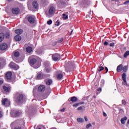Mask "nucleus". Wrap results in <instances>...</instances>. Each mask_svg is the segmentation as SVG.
Segmentation results:
<instances>
[{
	"label": "nucleus",
	"mask_w": 129,
	"mask_h": 129,
	"mask_svg": "<svg viewBox=\"0 0 129 129\" xmlns=\"http://www.w3.org/2000/svg\"><path fill=\"white\" fill-rule=\"evenodd\" d=\"M66 64L64 66V68L66 72H69L71 71V69L73 66H74V62L69 61H66Z\"/></svg>",
	"instance_id": "1"
},
{
	"label": "nucleus",
	"mask_w": 129,
	"mask_h": 129,
	"mask_svg": "<svg viewBox=\"0 0 129 129\" xmlns=\"http://www.w3.org/2000/svg\"><path fill=\"white\" fill-rule=\"evenodd\" d=\"M24 98V95L20 93H17L14 96V99L17 103H21Z\"/></svg>",
	"instance_id": "2"
},
{
	"label": "nucleus",
	"mask_w": 129,
	"mask_h": 129,
	"mask_svg": "<svg viewBox=\"0 0 129 129\" xmlns=\"http://www.w3.org/2000/svg\"><path fill=\"white\" fill-rule=\"evenodd\" d=\"M12 117H17L22 114V111L17 110H12L11 112Z\"/></svg>",
	"instance_id": "3"
},
{
	"label": "nucleus",
	"mask_w": 129,
	"mask_h": 129,
	"mask_svg": "<svg viewBox=\"0 0 129 129\" xmlns=\"http://www.w3.org/2000/svg\"><path fill=\"white\" fill-rule=\"evenodd\" d=\"M13 125H21V126H24L25 125V121L23 119L17 120L15 121L12 123Z\"/></svg>",
	"instance_id": "4"
},
{
	"label": "nucleus",
	"mask_w": 129,
	"mask_h": 129,
	"mask_svg": "<svg viewBox=\"0 0 129 129\" xmlns=\"http://www.w3.org/2000/svg\"><path fill=\"white\" fill-rule=\"evenodd\" d=\"M11 104V101L8 98H5L2 100V105L8 107Z\"/></svg>",
	"instance_id": "5"
},
{
	"label": "nucleus",
	"mask_w": 129,
	"mask_h": 129,
	"mask_svg": "<svg viewBox=\"0 0 129 129\" xmlns=\"http://www.w3.org/2000/svg\"><path fill=\"white\" fill-rule=\"evenodd\" d=\"M122 79L123 81V82L122 83V85H125V86H128V84L126 82V75L125 73H123L122 74Z\"/></svg>",
	"instance_id": "6"
},
{
	"label": "nucleus",
	"mask_w": 129,
	"mask_h": 129,
	"mask_svg": "<svg viewBox=\"0 0 129 129\" xmlns=\"http://www.w3.org/2000/svg\"><path fill=\"white\" fill-rule=\"evenodd\" d=\"M60 54L58 53L52 54V59L53 61H58V60H60Z\"/></svg>",
	"instance_id": "7"
},
{
	"label": "nucleus",
	"mask_w": 129,
	"mask_h": 129,
	"mask_svg": "<svg viewBox=\"0 0 129 129\" xmlns=\"http://www.w3.org/2000/svg\"><path fill=\"white\" fill-rule=\"evenodd\" d=\"M10 66L11 68H13V69H15V70H18V69L20 68V67L14 62H11L10 63Z\"/></svg>",
	"instance_id": "8"
},
{
	"label": "nucleus",
	"mask_w": 129,
	"mask_h": 129,
	"mask_svg": "<svg viewBox=\"0 0 129 129\" xmlns=\"http://www.w3.org/2000/svg\"><path fill=\"white\" fill-rule=\"evenodd\" d=\"M55 12H56L55 8L51 7L48 11V14L50 15H54L55 14Z\"/></svg>",
	"instance_id": "9"
},
{
	"label": "nucleus",
	"mask_w": 129,
	"mask_h": 129,
	"mask_svg": "<svg viewBox=\"0 0 129 129\" xmlns=\"http://www.w3.org/2000/svg\"><path fill=\"white\" fill-rule=\"evenodd\" d=\"M12 75H13L12 72H8L6 73V78L7 79V80H11V79H12Z\"/></svg>",
	"instance_id": "10"
},
{
	"label": "nucleus",
	"mask_w": 129,
	"mask_h": 129,
	"mask_svg": "<svg viewBox=\"0 0 129 129\" xmlns=\"http://www.w3.org/2000/svg\"><path fill=\"white\" fill-rule=\"evenodd\" d=\"M46 89L45 85H40L38 87V90L39 92H44Z\"/></svg>",
	"instance_id": "11"
},
{
	"label": "nucleus",
	"mask_w": 129,
	"mask_h": 129,
	"mask_svg": "<svg viewBox=\"0 0 129 129\" xmlns=\"http://www.w3.org/2000/svg\"><path fill=\"white\" fill-rule=\"evenodd\" d=\"M27 20L30 24H34L35 23V17H34L29 16L28 17Z\"/></svg>",
	"instance_id": "12"
},
{
	"label": "nucleus",
	"mask_w": 129,
	"mask_h": 129,
	"mask_svg": "<svg viewBox=\"0 0 129 129\" xmlns=\"http://www.w3.org/2000/svg\"><path fill=\"white\" fill-rule=\"evenodd\" d=\"M20 56V52L19 51H15L14 53V56H12V58L14 60V61H15V62H17V59H15V57L16 58H18V57Z\"/></svg>",
	"instance_id": "13"
},
{
	"label": "nucleus",
	"mask_w": 129,
	"mask_h": 129,
	"mask_svg": "<svg viewBox=\"0 0 129 129\" xmlns=\"http://www.w3.org/2000/svg\"><path fill=\"white\" fill-rule=\"evenodd\" d=\"M12 13L14 15H18L20 13V9L19 8H14L12 9Z\"/></svg>",
	"instance_id": "14"
},
{
	"label": "nucleus",
	"mask_w": 129,
	"mask_h": 129,
	"mask_svg": "<svg viewBox=\"0 0 129 129\" xmlns=\"http://www.w3.org/2000/svg\"><path fill=\"white\" fill-rule=\"evenodd\" d=\"M8 48V44L7 43H3L0 45V49L2 51L6 50Z\"/></svg>",
	"instance_id": "15"
},
{
	"label": "nucleus",
	"mask_w": 129,
	"mask_h": 129,
	"mask_svg": "<svg viewBox=\"0 0 129 129\" xmlns=\"http://www.w3.org/2000/svg\"><path fill=\"white\" fill-rule=\"evenodd\" d=\"M45 78V75L39 74L37 76V79L40 80L41 79H44Z\"/></svg>",
	"instance_id": "16"
},
{
	"label": "nucleus",
	"mask_w": 129,
	"mask_h": 129,
	"mask_svg": "<svg viewBox=\"0 0 129 129\" xmlns=\"http://www.w3.org/2000/svg\"><path fill=\"white\" fill-rule=\"evenodd\" d=\"M30 64H31L32 65H35V64L37 63V59L35 58H31L30 60Z\"/></svg>",
	"instance_id": "17"
},
{
	"label": "nucleus",
	"mask_w": 129,
	"mask_h": 129,
	"mask_svg": "<svg viewBox=\"0 0 129 129\" xmlns=\"http://www.w3.org/2000/svg\"><path fill=\"white\" fill-rule=\"evenodd\" d=\"M14 39L17 42H20V41H21V40H22V37L20 35H16L15 36Z\"/></svg>",
	"instance_id": "18"
},
{
	"label": "nucleus",
	"mask_w": 129,
	"mask_h": 129,
	"mask_svg": "<svg viewBox=\"0 0 129 129\" xmlns=\"http://www.w3.org/2000/svg\"><path fill=\"white\" fill-rule=\"evenodd\" d=\"M122 71V64H119L117 67V72H121Z\"/></svg>",
	"instance_id": "19"
},
{
	"label": "nucleus",
	"mask_w": 129,
	"mask_h": 129,
	"mask_svg": "<svg viewBox=\"0 0 129 129\" xmlns=\"http://www.w3.org/2000/svg\"><path fill=\"white\" fill-rule=\"evenodd\" d=\"M3 89L6 92H10L11 91V88L9 87H7L6 86H3Z\"/></svg>",
	"instance_id": "20"
},
{
	"label": "nucleus",
	"mask_w": 129,
	"mask_h": 129,
	"mask_svg": "<svg viewBox=\"0 0 129 129\" xmlns=\"http://www.w3.org/2000/svg\"><path fill=\"white\" fill-rule=\"evenodd\" d=\"M126 119H127V117L126 116H124V117L121 118V123H122V124H124V123H125V120H126Z\"/></svg>",
	"instance_id": "21"
},
{
	"label": "nucleus",
	"mask_w": 129,
	"mask_h": 129,
	"mask_svg": "<svg viewBox=\"0 0 129 129\" xmlns=\"http://www.w3.org/2000/svg\"><path fill=\"white\" fill-rule=\"evenodd\" d=\"M15 33L16 34H17V35H21L23 33V30L22 29H17L15 31Z\"/></svg>",
	"instance_id": "22"
},
{
	"label": "nucleus",
	"mask_w": 129,
	"mask_h": 129,
	"mask_svg": "<svg viewBox=\"0 0 129 129\" xmlns=\"http://www.w3.org/2000/svg\"><path fill=\"white\" fill-rule=\"evenodd\" d=\"M77 100H78V98L75 96H73L71 98V101H72V102H76Z\"/></svg>",
	"instance_id": "23"
},
{
	"label": "nucleus",
	"mask_w": 129,
	"mask_h": 129,
	"mask_svg": "<svg viewBox=\"0 0 129 129\" xmlns=\"http://www.w3.org/2000/svg\"><path fill=\"white\" fill-rule=\"evenodd\" d=\"M32 51H33V48H32V47L28 46L26 48V52H27V53H31Z\"/></svg>",
	"instance_id": "24"
},
{
	"label": "nucleus",
	"mask_w": 129,
	"mask_h": 129,
	"mask_svg": "<svg viewBox=\"0 0 129 129\" xmlns=\"http://www.w3.org/2000/svg\"><path fill=\"white\" fill-rule=\"evenodd\" d=\"M5 38V34L4 33H0V42H3Z\"/></svg>",
	"instance_id": "25"
},
{
	"label": "nucleus",
	"mask_w": 129,
	"mask_h": 129,
	"mask_svg": "<svg viewBox=\"0 0 129 129\" xmlns=\"http://www.w3.org/2000/svg\"><path fill=\"white\" fill-rule=\"evenodd\" d=\"M33 6L34 9H38V5L37 1H34L33 2Z\"/></svg>",
	"instance_id": "26"
},
{
	"label": "nucleus",
	"mask_w": 129,
	"mask_h": 129,
	"mask_svg": "<svg viewBox=\"0 0 129 129\" xmlns=\"http://www.w3.org/2000/svg\"><path fill=\"white\" fill-rule=\"evenodd\" d=\"M127 69H128V66H124L122 68V70L123 71V72H126V71H127Z\"/></svg>",
	"instance_id": "27"
},
{
	"label": "nucleus",
	"mask_w": 129,
	"mask_h": 129,
	"mask_svg": "<svg viewBox=\"0 0 129 129\" xmlns=\"http://www.w3.org/2000/svg\"><path fill=\"white\" fill-rule=\"evenodd\" d=\"M52 82L53 81H52V80L49 79L46 81V85H51Z\"/></svg>",
	"instance_id": "28"
},
{
	"label": "nucleus",
	"mask_w": 129,
	"mask_h": 129,
	"mask_svg": "<svg viewBox=\"0 0 129 129\" xmlns=\"http://www.w3.org/2000/svg\"><path fill=\"white\" fill-rule=\"evenodd\" d=\"M57 79H62L63 78V74H58L57 76Z\"/></svg>",
	"instance_id": "29"
},
{
	"label": "nucleus",
	"mask_w": 129,
	"mask_h": 129,
	"mask_svg": "<svg viewBox=\"0 0 129 129\" xmlns=\"http://www.w3.org/2000/svg\"><path fill=\"white\" fill-rule=\"evenodd\" d=\"M77 121L78 122H83V121H84V119H83V118H78L77 119Z\"/></svg>",
	"instance_id": "30"
},
{
	"label": "nucleus",
	"mask_w": 129,
	"mask_h": 129,
	"mask_svg": "<svg viewBox=\"0 0 129 129\" xmlns=\"http://www.w3.org/2000/svg\"><path fill=\"white\" fill-rule=\"evenodd\" d=\"M104 70V67H99L97 69V70L99 71V72H101V71H102V70Z\"/></svg>",
	"instance_id": "31"
},
{
	"label": "nucleus",
	"mask_w": 129,
	"mask_h": 129,
	"mask_svg": "<svg viewBox=\"0 0 129 129\" xmlns=\"http://www.w3.org/2000/svg\"><path fill=\"white\" fill-rule=\"evenodd\" d=\"M63 20H68V15H66L65 14H62Z\"/></svg>",
	"instance_id": "32"
},
{
	"label": "nucleus",
	"mask_w": 129,
	"mask_h": 129,
	"mask_svg": "<svg viewBox=\"0 0 129 129\" xmlns=\"http://www.w3.org/2000/svg\"><path fill=\"white\" fill-rule=\"evenodd\" d=\"M129 55V51H126L124 54V58H126Z\"/></svg>",
	"instance_id": "33"
},
{
	"label": "nucleus",
	"mask_w": 129,
	"mask_h": 129,
	"mask_svg": "<svg viewBox=\"0 0 129 129\" xmlns=\"http://www.w3.org/2000/svg\"><path fill=\"white\" fill-rule=\"evenodd\" d=\"M40 66V63H38L37 65H35L34 66V68H35V69H37V68H39Z\"/></svg>",
	"instance_id": "34"
},
{
	"label": "nucleus",
	"mask_w": 129,
	"mask_h": 129,
	"mask_svg": "<svg viewBox=\"0 0 129 129\" xmlns=\"http://www.w3.org/2000/svg\"><path fill=\"white\" fill-rule=\"evenodd\" d=\"M101 91H102L101 88H99L98 90L97 91V94H99V93L101 92Z\"/></svg>",
	"instance_id": "35"
},
{
	"label": "nucleus",
	"mask_w": 129,
	"mask_h": 129,
	"mask_svg": "<svg viewBox=\"0 0 129 129\" xmlns=\"http://www.w3.org/2000/svg\"><path fill=\"white\" fill-rule=\"evenodd\" d=\"M91 126H92L91 123H89L86 125V128H89V127H91Z\"/></svg>",
	"instance_id": "36"
},
{
	"label": "nucleus",
	"mask_w": 129,
	"mask_h": 129,
	"mask_svg": "<svg viewBox=\"0 0 129 129\" xmlns=\"http://www.w3.org/2000/svg\"><path fill=\"white\" fill-rule=\"evenodd\" d=\"M64 39L63 38H61L60 39H59L57 41V43H62V42H63Z\"/></svg>",
	"instance_id": "37"
},
{
	"label": "nucleus",
	"mask_w": 129,
	"mask_h": 129,
	"mask_svg": "<svg viewBox=\"0 0 129 129\" xmlns=\"http://www.w3.org/2000/svg\"><path fill=\"white\" fill-rule=\"evenodd\" d=\"M5 37H6V38H9L10 37V33L9 32L6 33L5 34Z\"/></svg>",
	"instance_id": "38"
},
{
	"label": "nucleus",
	"mask_w": 129,
	"mask_h": 129,
	"mask_svg": "<svg viewBox=\"0 0 129 129\" xmlns=\"http://www.w3.org/2000/svg\"><path fill=\"white\" fill-rule=\"evenodd\" d=\"M122 104L125 105V104H126V101H125V100H122Z\"/></svg>",
	"instance_id": "39"
},
{
	"label": "nucleus",
	"mask_w": 129,
	"mask_h": 129,
	"mask_svg": "<svg viewBox=\"0 0 129 129\" xmlns=\"http://www.w3.org/2000/svg\"><path fill=\"white\" fill-rule=\"evenodd\" d=\"M73 106L74 107H77L78 106H79V104L78 103H76L73 105Z\"/></svg>",
	"instance_id": "40"
},
{
	"label": "nucleus",
	"mask_w": 129,
	"mask_h": 129,
	"mask_svg": "<svg viewBox=\"0 0 129 129\" xmlns=\"http://www.w3.org/2000/svg\"><path fill=\"white\" fill-rule=\"evenodd\" d=\"M51 70H52V69L49 68L48 69H46V72H50V71H51Z\"/></svg>",
	"instance_id": "41"
},
{
	"label": "nucleus",
	"mask_w": 129,
	"mask_h": 129,
	"mask_svg": "<svg viewBox=\"0 0 129 129\" xmlns=\"http://www.w3.org/2000/svg\"><path fill=\"white\" fill-rule=\"evenodd\" d=\"M47 24L48 25H51L52 24V20H49L47 21Z\"/></svg>",
	"instance_id": "42"
},
{
	"label": "nucleus",
	"mask_w": 129,
	"mask_h": 129,
	"mask_svg": "<svg viewBox=\"0 0 129 129\" xmlns=\"http://www.w3.org/2000/svg\"><path fill=\"white\" fill-rule=\"evenodd\" d=\"M107 45H108V42H107V41H105L104 43V45L107 46Z\"/></svg>",
	"instance_id": "43"
},
{
	"label": "nucleus",
	"mask_w": 129,
	"mask_h": 129,
	"mask_svg": "<svg viewBox=\"0 0 129 129\" xmlns=\"http://www.w3.org/2000/svg\"><path fill=\"white\" fill-rule=\"evenodd\" d=\"M110 47H113V46H114V42H112L110 44Z\"/></svg>",
	"instance_id": "44"
},
{
	"label": "nucleus",
	"mask_w": 129,
	"mask_h": 129,
	"mask_svg": "<svg viewBox=\"0 0 129 129\" xmlns=\"http://www.w3.org/2000/svg\"><path fill=\"white\" fill-rule=\"evenodd\" d=\"M105 70H106L105 73H107V72H108V68H107V67H105Z\"/></svg>",
	"instance_id": "45"
},
{
	"label": "nucleus",
	"mask_w": 129,
	"mask_h": 129,
	"mask_svg": "<svg viewBox=\"0 0 129 129\" xmlns=\"http://www.w3.org/2000/svg\"><path fill=\"white\" fill-rule=\"evenodd\" d=\"M83 108L81 106L79 107L78 108V110H82V109H83Z\"/></svg>",
	"instance_id": "46"
},
{
	"label": "nucleus",
	"mask_w": 129,
	"mask_h": 129,
	"mask_svg": "<svg viewBox=\"0 0 129 129\" xmlns=\"http://www.w3.org/2000/svg\"><path fill=\"white\" fill-rule=\"evenodd\" d=\"M14 129H22V127L21 126L15 127Z\"/></svg>",
	"instance_id": "47"
},
{
	"label": "nucleus",
	"mask_w": 129,
	"mask_h": 129,
	"mask_svg": "<svg viewBox=\"0 0 129 129\" xmlns=\"http://www.w3.org/2000/svg\"><path fill=\"white\" fill-rule=\"evenodd\" d=\"M129 4V1H127L124 3V5H128Z\"/></svg>",
	"instance_id": "48"
},
{
	"label": "nucleus",
	"mask_w": 129,
	"mask_h": 129,
	"mask_svg": "<svg viewBox=\"0 0 129 129\" xmlns=\"http://www.w3.org/2000/svg\"><path fill=\"white\" fill-rule=\"evenodd\" d=\"M84 118L85 121H88V118H87V116H85Z\"/></svg>",
	"instance_id": "49"
},
{
	"label": "nucleus",
	"mask_w": 129,
	"mask_h": 129,
	"mask_svg": "<svg viewBox=\"0 0 129 129\" xmlns=\"http://www.w3.org/2000/svg\"><path fill=\"white\" fill-rule=\"evenodd\" d=\"M103 116H107V115L106 114V113H105L104 112H103Z\"/></svg>",
	"instance_id": "50"
},
{
	"label": "nucleus",
	"mask_w": 129,
	"mask_h": 129,
	"mask_svg": "<svg viewBox=\"0 0 129 129\" xmlns=\"http://www.w3.org/2000/svg\"><path fill=\"white\" fill-rule=\"evenodd\" d=\"M99 67H103V63H101L99 66Z\"/></svg>",
	"instance_id": "51"
},
{
	"label": "nucleus",
	"mask_w": 129,
	"mask_h": 129,
	"mask_svg": "<svg viewBox=\"0 0 129 129\" xmlns=\"http://www.w3.org/2000/svg\"><path fill=\"white\" fill-rule=\"evenodd\" d=\"M79 105H81V104H84V102H81L79 103Z\"/></svg>",
	"instance_id": "52"
},
{
	"label": "nucleus",
	"mask_w": 129,
	"mask_h": 129,
	"mask_svg": "<svg viewBox=\"0 0 129 129\" xmlns=\"http://www.w3.org/2000/svg\"><path fill=\"white\" fill-rule=\"evenodd\" d=\"M64 111H65V108H62L60 110V111H62V112Z\"/></svg>",
	"instance_id": "53"
},
{
	"label": "nucleus",
	"mask_w": 129,
	"mask_h": 129,
	"mask_svg": "<svg viewBox=\"0 0 129 129\" xmlns=\"http://www.w3.org/2000/svg\"><path fill=\"white\" fill-rule=\"evenodd\" d=\"M2 61H3V59H2V58H0V67H1V64H2Z\"/></svg>",
	"instance_id": "54"
},
{
	"label": "nucleus",
	"mask_w": 129,
	"mask_h": 129,
	"mask_svg": "<svg viewBox=\"0 0 129 129\" xmlns=\"http://www.w3.org/2000/svg\"><path fill=\"white\" fill-rule=\"evenodd\" d=\"M4 82H3V81H1L0 80V85H2L3 84Z\"/></svg>",
	"instance_id": "55"
},
{
	"label": "nucleus",
	"mask_w": 129,
	"mask_h": 129,
	"mask_svg": "<svg viewBox=\"0 0 129 129\" xmlns=\"http://www.w3.org/2000/svg\"><path fill=\"white\" fill-rule=\"evenodd\" d=\"M72 33H73V30H72V31H71V33H70V36H71V35H72Z\"/></svg>",
	"instance_id": "56"
},
{
	"label": "nucleus",
	"mask_w": 129,
	"mask_h": 129,
	"mask_svg": "<svg viewBox=\"0 0 129 129\" xmlns=\"http://www.w3.org/2000/svg\"><path fill=\"white\" fill-rule=\"evenodd\" d=\"M3 116V114H2V112L0 111V117H2Z\"/></svg>",
	"instance_id": "57"
},
{
	"label": "nucleus",
	"mask_w": 129,
	"mask_h": 129,
	"mask_svg": "<svg viewBox=\"0 0 129 129\" xmlns=\"http://www.w3.org/2000/svg\"><path fill=\"white\" fill-rule=\"evenodd\" d=\"M36 91V89L34 88L33 89V92H35Z\"/></svg>",
	"instance_id": "58"
},
{
	"label": "nucleus",
	"mask_w": 129,
	"mask_h": 129,
	"mask_svg": "<svg viewBox=\"0 0 129 129\" xmlns=\"http://www.w3.org/2000/svg\"><path fill=\"white\" fill-rule=\"evenodd\" d=\"M101 82H103V83H104V80H101Z\"/></svg>",
	"instance_id": "59"
},
{
	"label": "nucleus",
	"mask_w": 129,
	"mask_h": 129,
	"mask_svg": "<svg viewBox=\"0 0 129 129\" xmlns=\"http://www.w3.org/2000/svg\"><path fill=\"white\" fill-rule=\"evenodd\" d=\"M59 25H60V23L58 22L57 24H56V26H59Z\"/></svg>",
	"instance_id": "60"
},
{
	"label": "nucleus",
	"mask_w": 129,
	"mask_h": 129,
	"mask_svg": "<svg viewBox=\"0 0 129 129\" xmlns=\"http://www.w3.org/2000/svg\"><path fill=\"white\" fill-rule=\"evenodd\" d=\"M127 123H128L129 124V119L127 120Z\"/></svg>",
	"instance_id": "61"
},
{
	"label": "nucleus",
	"mask_w": 129,
	"mask_h": 129,
	"mask_svg": "<svg viewBox=\"0 0 129 129\" xmlns=\"http://www.w3.org/2000/svg\"><path fill=\"white\" fill-rule=\"evenodd\" d=\"M93 97H94V98H96V96H94Z\"/></svg>",
	"instance_id": "62"
},
{
	"label": "nucleus",
	"mask_w": 129,
	"mask_h": 129,
	"mask_svg": "<svg viewBox=\"0 0 129 129\" xmlns=\"http://www.w3.org/2000/svg\"><path fill=\"white\" fill-rule=\"evenodd\" d=\"M92 124H94H94H95V123L93 122V123H92Z\"/></svg>",
	"instance_id": "63"
},
{
	"label": "nucleus",
	"mask_w": 129,
	"mask_h": 129,
	"mask_svg": "<svg viewBox=\"0 0 129 129\" xmlns=\"http://www.w3.org/2000/svg\"><path fill=\"white\" fill-rule=\"evenodd\" d=\"M120 110H122V109H120Z\"/></svg>",
	"instance_id": "64"
}]
</instances>
